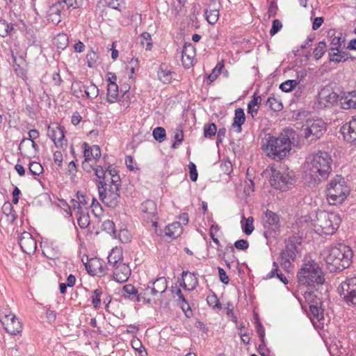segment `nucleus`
Wrapping results in <instances>:
<instances>
[{
  "label": "nucleus",
  "instance_id": "nucleus-1",
  "mask_svg": "<svg viewBox=\"0 0 356 356\" xmlns=\"http://www.w3.org/2000/svg\"><path fill=\"white\" fill-rule=\"evenodd\" d=\"M294 131L292 129H286L278 137L270 134L266 136L261 145L262 150L269 158L279 161L284 159L291 149V137Z\"/></svg>",
  "mask_w": 356,
  "mask_h": 356
},
{
  "label": "nucleus",
  "instance_id": "nucleus-2",
  "mask_svg": "<svg viewBox=\"0 0 356 356\" xmlns=\"http://www.w3.org/2000/svg\"><path fill=\"white\" fill-rule=\"evenodd\" d=\"M332 159L327 152L319 151L307 158V173L315 184L327 179L332 172Z\"/></svg>",
  "mask_w": 356,
  "mask_h": 356
},
{
  "label": "nucleus",
  "instance_id": "nucleus-3",
  "mask_svg": "<svg viewBox=\"0 0 356 356\" xmlns=\"http://www.w3.org/2000/svg\"><path fill=\"white\" fill-rule=\"evenodd\" d=\"M353 250L348 245L338 243L326 250L325 258L327 268L331 272L342 271L352 264Z\"/></svg>",
  "mask_w": 356,
  "mask_h": 356
},
{
  "label": "nucleus",
  "instance_id": "nucleus-4",
  "mask_svg": "<svg viewBox=\"0 0 356 356\" xmlns=\"http://www.w3.org/2000/svg\"><path fill=\"white\" fill-rule=\"evenodd\" d=\"M297 279L300 286L313 289L324 283L325 275L316 261L308 260L304 261L298 271Z\"/></svg>",
  "mask_w": 356,
  "mask_h": 356
},
{
  "label": "nucleus",
  "instance_id": "nucleus-5",
  "mask_svg": "<svg viewBox=\"0 0 356 356\" xmlns=\"http://www.w3.org/2000/svg\"><path fill=\"white\" fill-rule=\"evenodd\" d=\"M327 199L330 204H341L350 193V189L341 175H336L327 187Z\"/></svg>",
  "mask_w": 356,
  "mask_h": 356
},
{
  "label": "nucleus",
  "instance_id": "nucleus-6",
  "mask_svg": "<svg viewBox=\"0 0 356 356\" xmlns=\"http://www.w3.org/2000/svg\"><path fill=\"white\" fill-rule=\"evenodd\" d=\"M341 222V219L338 213L321 211L316 214V221L314 226L318 232L330 235L336 232Z\"/></svg>",
  "mask_w": 356,
  "mask_h": 356
},
{
  "label": "nucleus",
  "instance_id": "nucleus-7",
  "mask_svg": "<svg viewBox=\"0 0 356 356\" xmlns=\"http://www.w3.org/2000/svg\"><path fill=\"white\" fill-rule=\"evenodd\" d=\"M269 181L273 188L282 191H288L295 184L293 177L282 168H271Z\"/></svg>",
  "mask_w": 356,
  "mask_h": 356
},
{
  "label": "nucleus",
  "instance_id": "nucleus-8",
  "mask_svg": "<svg viewBox=\"0 0 356 356\" xmlns=\"http://www.w3.org/2000/svg\"><path fill=\"white\" fill-rule=\"evenodd\" d=\"M104 186L102 182H97L99 196L101 201L107 207L115 208L119 203L120 195L119 187L120 185Z\"/></svg>",
  "mask_w": 356,
  "mask_h": 356
},
{
  "label": "nucleus",
  "instance_id": "nucleus-9",
  "mask_svg": "<svg viewBox=\"0 0 356 356\" xmlns=\"http://www.w3.org/2000/svg\"><path fill=\"white\" fill-rule=\"evenodd\" d=\"M337 291L347 305L356 306V276L346 277L341 280Z\"/></svg>",
  "mask_w": 356,
  "mask_h": 356
},
{
  "label": "nucleus",
  "instance_id": "nucleus-10",
  "mask_svg": "<svg viewBox=\"0 0 356 356\" xmlns=\"http://www.w3.org/2000/svg\"><path fill=\"white\" fill-rule=\"evenodd\" d=\"M325 130V123L321 119L307 120L302 129L304 137L310 143L320 138Z\"/></svg>",
  "mask_w": 356,
  "mask_h": 356
},
{
  "label": "nucleus",
  "instance_id": "nucleus-11",
  "mask_svg": "<svg viewBox=\"0 0 356 356\" xmlns=\"http://www.w3.org/2000/svg\"><path fill=\"white\" fill-rule=\"evenodd\" d=\"M300 243H297L296 238H290L286 243L285 248L281 251L277 259L280 264L289 270L291 264L296 259L298 254V246Z\"/></svg>",
  "mask_w": 356,
  "mask_h": 356
},
{
  "label": "nucleus",
  "instance_id": "nucleus-12",
  "mask_svg": "<svg viewBox=\"0 0 356 356\" xmlns=\"http://www.w3.org/2000/svg\"><path fill=\"white\" fill-rule=\"evenodd\" d=\"M280 217L275 213L267 210L264 218V236L267 243L271 242V238H275L280 232Z\"/></svg>",
  "mask_w": 356,
  "mask_h": 356
},
{
  "label": "nucleus",
  "instance_id": "nucleus-13",
  "mask_svg": "<svg viewBox=\"0 0 356 356\" xmlns=\"http://www.w3.org/2000/svg\"><path fill=\"white\" fill-rule=\"evenodd\" d=\"M339 94L330 87H325L321 90L318 97V104L320 108H330L338 105Z\"/></svg>",
  "mask_w": 356,
  "mask_h": 356
},
{
  "label": "nucleus",
  "instance_id": "nucleus-14",
  "mask_svg": "<svg viewBox=\"0 0 356 356\" xmlns=\"http://www.w3.org/2000/svg\"><path fill=\"white\" fill-rule=\"evenodd\" d=\"M140 210L144 220L152 222V226L156 227L159 217L155 202L147 200L140 204Z\"/></svg>",
  "mask_w": 356,
  "mask_h": 356
},
{
  "label": "nucleus",
  "instance_id": "nucleus-15",
  "mask_svg": "<svg viewBox=\"0 0 356 356\" xmlns=\"http://www.w3.org/2000/svg\"><path fill=\"white\" fill-rule=\"evenodd\" d=\"M0 321L9 334L16 335L22 331V323L13 314L0 316Z\"/></svg>",
  "mask_w": 356,
  "mask_h": 356
},
{
  "label": "nucleus",
  "instance_id": "nucleus-16",
  "mask_svg": "<svg viewBox=\"0 0 356 356\" xmlns=\"http://www.w3.org/2000/svg\"><path fill=\"white\" fill-rule=\"evenodd\" d=\"M86 268L91 275L102 276L106 273L104 261L99 258H91L85 264Z\"/></svg>",
  "mask_w": 356,
  "mask_h": 356
},
{
  "label": "nucleus",
  "instance_id": "nucleus-17",
  "mask_svg": "<svg viewBox=\"0 0 356 356\" xmlns=\"http://www.w3.org/2000/svg\"><path fill=\"white\" fill-rule=\"evenodd\" d=\"M19 243L22 250L28 254L34 253L37 248L35 240L27 232H24L21 234Z\"/></svg>",
  "mask_w": 356,
  "mask_h": 356
},
{
  "label": "nucleus",
  "instance_id": "nucleus-18",
  "mask_svg": "<svg viewBox=\"0 0 356 356\" xmlns=\"http://www.w3.org/2000/svg\"><path fill=\"white\" fill-rule=\"evenodd\" d=\"M48 136L57 148H62L66 145L64 132L60 126L56 125L55 127H49Z\"/></svg>",
  "mask_w": 356,
  "mask_h": 356
},
{
  "label": "nucleus",
  "instance_id": "nucleus-19",
  "mask_svg": "<svg viewBox=\"0 0 356 356\" xmlns=\"http://www.w3.org/2000/svg\"><path fill=\"white\" fill-rule=\"evenodd\" d=\"M113 268V279L120 283L127 282L131 275V269L129 266L124 264H120Z\"/></svg>",
  "mask_w": 356,
  "mask_h": 356
},
{
  "label": "nucleus",
  "instance_id": "nucleus-20",
  "mask_svg": "<svg viewBox=\"0 0 356 356\" xmlns=\"http://www.w3.org/2000/svg\"><path fill=\"white\" fill-rule=\"evenodd\" d=\"M338 105L343 109L356 108V90L341 92L339 95Z\"/></svg>",
  "mask_w": 356,
  "mask_h": 356
},
{
  "label": "nucleus",
  "instance_id": "nucleus-21",
  "mask_svg": "<svg viewBox=\"0 0 356 356\" xmlns=\"http://www.w3.org/2000/svg\"><path fill=\"white\" fill-rule=\"evenodd\" d=\"M195 56V49L191 43L186 42L181 51V61L183 65L189 68L193 65V59Z\"/></svg>",
  "mask_w": 356,
  "mask_h": 356
},
{
  "label": "nucleus",
  "instance_id": "nucleus-22",
  "mask_svg": "<svg viewBox=\"0 0 356 356\" xmlns=\"http://www.w3.org/2000/svg\"><path fill=\"white\" fill-rule=\"evenodd\" d=\"M341 132L346 140L350 143L356 142V116L341 127Z\"/></svg>",
  "mask_w": 356,
  "mask_h": 356
},
{
  "label": "nucleus",
  "instance_id": "nucleus-23",
  "mask_svg": "<svg viewBox=\"0 0 356 356\" xmlns=\"http://www.w3.org/2000/svg\"><path fill=\"white\" fill-rule=\"evenodd\" d=\"M64 9L63 3L60 1L49 7L47 12V19L54 24H58L61 21V14Z\"/></svg>",
  "mask_w": 356,
  "mask_h": 356
},
{
  "label": "nucleus",
  "instance_id": "nucleus-24",
  "mask_svg": "<svg viewBox=\"0 0 356 356\" xmlns=\"http://www.w3.org/2000/svg\"><path fill=\"white\" fill-rule=\"evenodd\" d=\"M107 173L108 176L106 175L104 179H102L100 182L102 183V185L104 186V181L106 184V186L110 185H121V179L120 175L118 174V170L113 167L111 165H108L107 167Z\"/></svg>",
  "mask_w": 356,
  "mask_h": 356
},
{
  "label": "nucleus",
  "instance_id": "nucleus-25",
  "mask_svg": "<svg viewBox=\"0 0 356 356\" xmlns=\"http://www.w3.org/2000/svg\"><path fill=\"white\" fill-rule=\"evenodd\" d=\"M245 116L243 109L238 108L234 111V120L232 124V128L235 129L237 133L242 131L241 125L245 122Z\"/></svg>",
  "mask_w": 356,
  "mask_h": 356
},
{
  "label": "nucleus",
  "instance_id": "nucleus-26",
  "mask_svg": "<svg viewBox=\"0 0 356 356\" xmlns=\"http://www.w3.org/2000/svg\"><path fill=\"white\" fill-rule=\"evenodd\" d=\"M121 296L132 301L139 302V291L131 284L122 287Z\"/></svg>",
  "mask_w": 356,
  "mask_h": 356
},
{
  "label": "nucleus",
  "instance_id": "nucleus-27",
  "mask_svg": "<svg viewBox=\"0 0 356 356\" xmlns=\"http://www.w3.org/2000/svg\"><path fill=\"white\" fill-rule=\"evenodd\" d=\"M155 297H157V296L149 282L147 286L144 285L143 288H140L139 291V302L143 300L149 304L152 302V298Z\"/></svg>",
  "mask_w": 356,
  "mask_h": 356
},
{
  "label": "nucleus",
  "instance_id": "nucleus-28",
  "mask_svg": "<svg viewBox=\"0 0 356 356\" xmlns=\"http://www.w3.org/2000/svg\"><path fill=\"white\" fill-rule=\"evenodd\" d=\"M108 264L114 267L122 262V251L120 248H113L108 256Z\"/></svg>",
  "mask_w": 356,
  "mask_h": 356
},
{
  "label": "nucleus",
  "instance_id": "nucleus-29",
  "mask_svg": "<svg viewBox=\"0 0 356 356\" xmlns=\"http://www.w3.org/2000/svg\"><path fill=\"white\" fill-rule=\"evenodd\" d=\"M167 283V280L164 277H161L153 282H149L157 296L165 291L168 287Z\"/></svg>",
  "mask_w": 356,
  "mask_h": 356
},
{
  "label": "nucleus",
  "instance_id": "nucleus-30",
  "mask_svg": "<svg viewBox=\"0 0 356 356\" xmlns=\"http://www.w3.org/2000/svg\"><path fill=\"white\" fill-rule=\"evenodd\" d=\"M118 86L114 81H111L107 87V101L113 104L118 99Z\"/></svg>",
  "mask_w": 356,
  "mask_h": 356
},
{
  "label": "nucleus",
  "instance_id": "nucleus-31",
  "mask_svg": "<svg viewBox=\"0 0 356 356\" xmlns=\"http://www.w3.org/2000/svg\"><path fill=\"white\" fill-rule=\"evenodd\" d=\"M15 33V24L7 22L5 19H0V36L5 38L12 36Z\"/></svg>",
  "mask_w": 356,
  "mask_h": 356
},
{
  "label": "nucleus",
  "instance_id": "nucleus-32",
  "mask_svg": "<svg viewBox=\"0 0 356 356\" xmlns=\"http://www.w3.org/2000/svg\"><path fill=\"white\" fill-rule=\"evenodd\" d=\"M182 227L181 223L179 222H175L168 225L165 229V233L167 236L175 238L178 237L181 233Z\"/></svg>",
  "mask_w": 356,
  "mask_h": 356
},
{
  "label": "nucleus",
  "instance_id": "nucleus-33",
  "mask_svg": "<svg viewBox=\"0 0 356 356\" xmlns=\"http://www.w3.org/2000/svg\"><path fill=\"white\" fill-rule=\"evenodd\" d=\"M86 83L81 81H74L72 83V94L77 98L84 97Z\"/></svg>",
  "mask_w": 356,
  "mask_h": 356
},
{
  "label": "nucleus",
  "instance_id": "nucleus-34",
  "mask_svg": "<svg viewBox=\"0 0 356 356\" xmlns=\"http://www.w3.org/2000/svg\"><path fill=\"white\" fill-rule=\"evenodd\" d=\"M323 302H316V305L309 306V310L312 315L317 321H320L324 318V309L323 308Z\"/></svg>",
  "mask_w": 356,
  "mask_h": 356
},
{
  "label": "nucleus",
  "instance_id": "nucleus-35",
  "mask_svg": "<svg viewBox=\"0 0 356 356\" xmlns=\"http://www.w3.org/2000/svg\"><path fill=\"white\" fill-rule=\"evenodd\" d=\"M330 61L335 63L344 62L348 59V53L340 50L329 51Z\"/></svg>",
  "mask_w": 356,
  "mask_h": 356
},
{
  "label": "nucleus",
  "instance_id": "nucleus-36",
  "mask_svg": "<svg viewBox=\"0 0 356 356\" xmlns=\"http://www.w3.org/2000/svg\"><path fill=\"white\" fill-rule=\"evenodd\" d=\"M172 73L170 70L167 69V67L164 64H162L158 71V76L163 83H170L172 79Z\"/></svg>",
  "mask_w": 356,
  "mask_h": 356
},
{
  "label": "nucleus",
  "instance_id": "nucleus-37",
  "mask_svg": "<svg viewBox=\"0 0 356 356\" xmlns=\"http://www.w3.org/2000/svg\"><path fill=\"white\" fill-rule=\"evenodd\" d=\"M2 212L8 218V220L11 222H13L17 218L16 212L14 210L12 204L9 202H6L3 204L2 207Z\"/></svg>",
  "mask_w": 356,
  "mask_h": 356
},
{
  "label": "nucleus",
  "instance_id": "nucleus-38",
  "mask_svg": "<svg viewBox=\"0 0 356 356\" xmlns=\"http://www.w3.org/2000/svg\"><path fill=\"white\" fill-rule=\"evenodd\" d=\"M254 218L252 217H248V218H245L244 216H243L242 220L241 221V227L243 232L247 234L250 235L252 233L254 227L253 225Z\"/></svg>",
  "mask_w": 356,
  "mask_h": 356
},
{
  "label": "nucleus",
  "instance_id": "nucleus-39",
  "mask_svg": "<svg viewBox=\"0 0 356 356\" xmlns=\"http://www.w3.org/2000/svg\"><path fill=\"white\" fill-rule=\"evenodd\" d=\"M77 216V222L81 229H86L90 224V217L87 209L80 211Z\"/></svg>",
  "mask_w": 356,
  "mask_h": 356
},
{
  "label": "nucleus",
  "instance_id": "nucleus-40",
  "mask_svg": "<svg viewBox=\"0 0 356 356\" xmlns=\"http://www.w3.org/2000/svg\"><path fill=\"white\" fill-rule=\"evenodd\" d=\"M99 95V88L93 83H86L85 96L90 99H95Z\"/></svg>",
  "mask_w": 356,
  "mask_h": 356
},
{
  "label": "nucleus",
  "instance_id": "nucleus-41",
  "mask_svg": "<svg viewBox=\"0 0 356 356\" xmlns=\"http://www.w3.org/2000/svg\"><path fill=\"white\" fill-rule=\"evenodd\" d=\"M68 37L65 33H60L54 40V44L58 49H65L68 45Z\"/></svg>",
  "mask_w": 356,
  "mask_h": 356
},
{
  "label": "nucleus",
  "instance_id": "nucleus-42",
  "mask_svg": "<svg viewBox=\"0 0 356 356\" xmlns=\"http://www.w3.org/2000/svg\"><path fill=\"white\" fill-rule=\"evenodd\" d=\"M219 11L216 8L213 9H206L205 10V17L207 21L210 24H214L218 19Z\"/></svg>",
  "mask_w": 356,
  "mask_h": 356
},
{
  "label": "nucleus",
  "instance_id": "nucleus-43",
  "mask_svg": "<svg viewBox=\"0 0 356 356\" xmlns=\"http://www.w3.org/2000/svg\"><path fill=\"white\" fill-rule=\"evenodd\" d=\"M266 105L274 111H280L282 109L283 105L282 102L275 98L274 97H270L268 98Z\"/></svg>",
  "mask_w": 356,
  "mask_h": 356
},
{
  "label": "nucleus",
  "instance_id": "nucleus-44",
  "mask_svg": "<svg viewBox=\"0 0 356 356\" xmlns=\"http://www.w3.org/2000/svg\"><path fill=\"white\" fill-rule=\"evenodd\" d=\"M327 49L326 42L323 40L318 43L317 47L314 49V56L316 60L320 59L325 53Z\"/></svg>",
  "mask_w": 356,
  "mask_h": 356
},
{
  "label": "nucleus",
  "instance_id": "nucleus-45",
  "mask_svg": "<svg viewBox=\"0 0 356 356\" xmlns=\"http://www.w3.org/2000/svg\"><path fill=\"white\" fill-rule=\"evenodd\" d=\"M108 165L106 164L104 167L102 165H97L95 168H93L95 171V175L98 178L97 181H101L102 179H104L106 177V175L108 176L107 173V167Z\"/></svg>",
  "mask_w": 356,
  "mask_h": 356
},
{
  "label": "nucleus",
  "instance_id": "nucleus-46",
  "mask_svg": "<svg viewBox=\"0 0 356 356\" xmlns=\"http://www.w3.org/2000/svg\"><path fill=\"white\" fill-rule=\"evenodd\" d=\"M29 170L33 175H40L43 172V167L36 161L30 162L29 164Z\"/></svg>",
  "mask_w": 356,
  "mask_h": 356
},
{
  "label": "nucleus",
  "instance_id": "nucleus-47",
  "mask_svg": "<svg viewBox=\"0 0 356 356\" xmlns=\"http://www.w3.org/2000/svg\"><path fill=\"white\" fill-rule=\"evenodd\" d=\"M298 83L296 80H287L280 84V88L283 92H291Z\"/></svg>",
  "mask_w": 356,
  "mask_h": 356
},
{
  "label": "nucleus",
  "instance_id": "nucleus-48",
  "mask_svg": "<svg viewBox=\"0 0 356 356\" xmlns=\"http://www.w3.org/2000/svg\"><path fill=\"white\" fill-rule=\"evenodd\" d=\"M217 132V127L214 123L205 124L204 127V136L206 138L214 136Z\"/></svg>",
  "mask_w": 356,
  "mask_h": 356
},
{
  "label": "nucleus",
  "instance_id": "nucleus-49",
  "mask_svg": "<svg viewBox=\"0 0 356 356\" xmlns=\"http://www.w3.org/2000/svg\"><path fill=\"white\" fill-rule=\"evenodd\" d=\"M102 291L101 289H97L93 291V295L91 297L92 303L95 309H99L101 304V296Z\"/></svg>",
  "mask_w": 356,
  "mask_h": 356
},
{
  "label": "nucleus",
  "instance_id": "nucleus-50",
  "mask_svg": "<svg viewBox=\"0 0 356 356\" xmlns=\"http://www.w3.org/2000/svg\"><path fill=\"white\" fill-rule=\"evenodd\" d=\"M153 136L156 140L163 142L166 136L165 129L161 127L155 128L153 131Z\"/></svg>",
  "mask_w": 356,
  "mask_h": 356
},
{
  "label": "nucleus",
  "instance_id": "nucleus-51",
  "mask_svg": "<svg viewBox=\"0 0 356 356\" xmlns=\"http://www.w3.org/2000/svg\"><path fill=\"white\" fill-rule=\"evenodd\" d=\"M305 298L309 306H312V305H316V302L318 303V302H323L322 300L312 291L305 292Z\"/></svg>",
  "mask_w": 356,
  "mask_h": 356
},
{
  "label": "nucleus",
  "instance_id": "nucleus-52",
  "mask_svg": "<svg viewBox=\"0 0 356 356\" xmlns=\"http://www.w3.org/2000/svg\"><path fill=\"white\" fill-rule=\"evenodd\" d=\"M344 42V40H342L340 36H335L334 37L330 42V51H333L335 50H339V49L341 47V44Z\"/></svg>",
  "mask_w": 356,
  "mask_h": 356
},
{
  "label": "nucleus",
  "instance_id": "nucleus-53",
  "mask_svg": "<svg viewBox=\"0 0 356 356\" xmlns=\"http://www.w3.org/2000/svg\"><path fill=\"white\" fill-rule=\"evenodd\" d=\"M207 301L209 305L213 307V308L221 307L220 302H219L216 295L215 294L208 296L207 298Z\"/></svg>",
  "mask_w": 356,
  "mask_h": 356
},
{
  "label": "nucleus",
  "instance_id": "nucleus-54",
  "mask_svg": "<svg viewBox=\"0 0 356 356\" xmlns=\"http://www.w3.org/2000/svg\"><path fill=\"white\" fill-rule=\"evenodd\" d=\"M189 173H190V179L193 181H195L197 179V171L196 168V165L194 163L190 162L188 164Z\"/></svg>",
  "mask_w": 356,
  "mask_h": 356
},
{
  "label": "nucleus",
  "instance_id": "nucleus-55",
  "mask_svg": "<svg viewBox=\"0 0 356 356\" xmlns=\"http://www.w3.org/2000/svg\"><path fill=\"white\" fill-rule=\"evenodd\" d=\"M145 42H146V43H147L146 49L149 50L151 49L152 43L151 42V35L149 33H148L147 32H145V33H142V35H141V41H140L141 44L144 45Z\"/></svg>",
  "mask_w": 356,
  "mask_h": 356
},
{
  "label": "nucleus",
  "instance_id": "nucleus-56",
  "mask_svg": "<svg viewBox=\"0 0 356 356\" xmlns=\"http://www.w3.org/2000/svg\"><path fill=\"white\" fill-rule=\"evenodd\" d=\"M83 156L85 157L84 161H90L92 159V147H90L86 143H83Z\"/></svg>",
  "mask_w": 356,
  "mask_h": 356
},
{
  "label": "nucleus",
  "instance_id": "nucleus-57",
  "mask_svg": "<svg viewBox=\"0 0 356 356\" xmlns=\"http://www.w3.org/2000/svg\"><path fill=\"white\" fill-rule=\"evenodd\" d=\"M70 202L72 204V210L75 213V215L79 214L80 211H83L87 209L86 207L83 208L82 206L79 204V202L77 200L72 199Z\"/></svg>",
  "mask_w": 356,
  "mask_h": 356
},
{
  "label": "nucleus",
  "instance_id": "nucleus-58",
  "mask_svg": "<svg viewBox=\"0 0 356 356\" xmlns=\"http://www.w3.org/2000/svg\"><path fill=\"white\" fill-rule=\"evenodd\" d=\"M102 227L104 229L106 230L109 234L115 232V224L111 220H105L102 224Z\"/></svg>",
  "mask_w": 356,
  "mask_h": 356
},
{
  "label": "nucleus",
  "instance_id": "nucleus-59",
  "mask_svg": "<svg viewBox=\"0 0 356 356\" xmlns=\"http://www.w3.org/2000/svg\"><path fill=\"white\" fill-rule=\"evenodd\" d=\"M234 247L237 250H245L249 247V243L247 240L240 239L234 243Z\"/></svg>",
  "mask_w": 356,
  "mask_h": 356
},
{
  "label": "nucleus",
  "instance_id": "nucleus-60",
  "mask_svg": "<svg viewBox=\"0 0 356 356\" xmlns=\"http://www.w3.org/2000/svg\"><path fill=\"white\" fill-rule=\"evenodd\" d=\"M282 27V24L281 21H280L279 19L273 20V26L270 31V34L271 35H275L278 31H280Z\"/></svg>",
  "mask_w": 356,
  "mask_h": 356
},
{
  "label": "nucleus",
  "instance_id": "nucleus-61",
  "mask_svg": "<svg viewBox=\"0 0 356 356\" xmlns=\"http://www.w3.org/2000/svg\"><path fill=\"white\" fill-rule=\"evenodd\" d=\"M29 138H24L21 143H20V145L22 144H24L25 142L26 141H31V140H33V139H36L39 137V132L37 129H31L29 131Z\"/></svg>",
  "mask_w": 356,
  "mask_h": 356
},
{
  "label": "nucleus",
  "instance_id": "nucleus-62",
  "mask_svg": "<svg viewBox=\"0 0 356 356\" xmlns=\"http://www.w3.org/2000/svg\"><path fill=\"white\" fill-rule=\"evenodd\" d=\"M76 197L77 200L79 202V204H81L83 208V207H86L88 204L89 198L84 195L82 193L77 192Z\"/></svg>",
  "mask_w": 356,
  "mask_h": 356
},
{
  "label": "nucleus",
  "instance_id": "nucleus-63",
  "mask_svg": "<svg viewBox=\"0 0 356 356\" xmlns=\"http://www.w3.org/2000/svg\"><path fill=\"white\" fill-rule=\"evenodd\" d=\"M273 268L264 277L266 280H269L276 276V274L280 271L278 268V264L277 262L274 261L273 263Z\"/></svg>",
  "mask_w": 356,
  "mask_h": 356
},
{
  "label": "nucleus",
  "instance_id": "nucleus-64",
  "mask_svg": "<svg viewBox=\"0 0 356 356\" xmlns=\"http://www.w3.org/2000/svg\"><path fill=\"white\" fill-rule=\"evenodd\" d=\"M218 273H219L220 280L222 283L227 284L229 282V277L227 275L225 270L220 267H218Z\"/></svg>",
  "mask_w": 356,
  "mask_h": 356
}]
</instances>
